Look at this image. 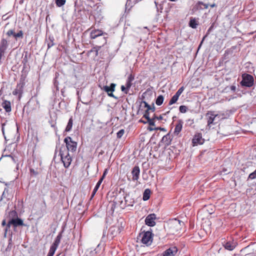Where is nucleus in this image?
Here are the masks:
<instances>
[{"mask_svg": "<svg viewBox=\"0 0 256 256\" xmlns=\"http://www.w3.org/2000/svg\"><path fill=\"white\" fill-rule=\"evenodd\" d=\"M183 123L184 122L182 120H178L174 130V134L176 135H178L181 132Z\"/></svg>", "mask_w": 256, "mask_h": 256, "instance_id": "nucleus-18", "label": "nucleus"}, {"mask_svg": "<svg viewBox=\"0 0 256 256\" xmlns=\"http://www.w3.org/2000/svg\"><path fill=\"white\" fill-rule=\"evenodd\" d=\"M184 90V86H182L181 88H180L176 92V93L175 94V95L176 96H178L179 98V96H180V95L182 94V92H183Z\"/></svg>", "mask_w": 256, "mask_h": 256, "instance_id": "nucleus-37", "label": "nucleus"}, {"mask_svg": "<svg viewBox=\"0 0 256 256\" xmlns=\"http://www.w3.org/2000/svg\"><path fill=\"white\" fill-rule=\"evenodd\" d=\"M116 86V84L114 83L110 84V86H102L99 85V87L100 88V89L106 92L108 96L114 98L115 99H117L118 98L113 94V92L115 91Z\"/></svg>", "mask_w": 256, "mask_h": 256, "instance_id": "nucleus-9", "label": "nucleus"}, {"mask_svg": "<svg viewBox=\"0 0 256 256\" xmlns=\"http://www.w3.org/2000/svg\"><path fill=\"white\" fill-rule=\"evenodd\" d=\"M72 125H73V119H72V116L68 120V124L65 129V131L66 132H68L70 131L72 129Z\"/></svg>", "mask_w": 256, "mask_h": 256, "instance_id": "nucleus-25", "label": "nucleus"}, {"mask_svg": "<svg viewBox=\"0 0 256 256\" xmlns=\"http://www.w3.org/2000/svg\"><path fill=\"white\" fill-rule=\"evenodd\" d=\"M25 85L24 80H20L16 85V88L12 92V94L14 96L18 95L20 98L23 92L24 87Z\"/></svg>", "mask_w": 256, "mask_h": 256, "instance_id": "nucleus-13", "label": "nucleus"}, {"mask_svg": "<svg viewBox=\"0 0 256 256\" xmlns=\"http://www.w3.org/2000/svg\"><path fill=\"white\" fill-rule=\"evenodd\" d=\"M202 4H203V2L200 1L198 2L193 8L192 10L196 11L200 10H202L203 8L202 6Z\"/></svg>", "mask_w": 256, "mask_h": 256, "instance_id": "nucleus-29", "label": "nucleus"}, {"mask_svg": "<svg viewBox=\"0 0 256 256\" xmlns=\"http://www.w3.org/2000/svg\"><path fill=\"white\" fill-rule=\"evenodd\" d=\"M130 88H127V87L125 86H121V90L123 92H124L125 94H128V91Z\"/></svg>", "mask_w": 256, "mask_h": 256, "instance_id": "nucleus-40", "label": "nucleus"}, {"mask_svg": "<svg viewBox=\"0 0 256 256\" xmlns=\"http://www.w3.org/2000/svg\"><path fill=\"white\" fill-rule=\"evenodd\" d=\"M139 1V0H128L126 3V6H128L130 5L131 2H132L134 4H136Z\"/></svg>", "mask_w": 256, "mask_h": 256, "instance_id": "nucleus-42", "label": "nucleus"}, {"mask_svg": "<svg viewBox=\"0 0 256 256\" xmlns=\"http://www.w3.org/2000/svg\"><path fill=\"white\" fill-rule=\"evenodd\" d=\"M2 106L7 112H9L12 110L11 104L8 100H4L2 103Z\"/></svg>", "mask_w": 256, "mask_h": 256, "instance_id": "nucleus-21", "label": "nucleus"}, {"mask_svg": "<svg viewBox=\"0 0 256 256\" xmlns=\"http://www.w3.org/2000/svg\"><path fill=\"white\" fill-rule=\"evenodd\" d=\"M30 174L34 176H36L38 174V172L36 171H35L34 169H30Z\"/></svg>", "mask_w": 256, "mask_h": 256, "instance_id": "nucleus-45", "label": "nucleus"}, {"mask_svg": "<svg viewBox=\"0 0 256 256\" xmlns=\"http://www.w3.org/2000/svg\"><path fill=\"white\" fill-rule=\"evenodd\" d=\"M56 250V247L51 246L47 256H53Z\"/></svg>", "mask_w": 256, "mask_h": 256, "instance_id": "nucleus-32", "label": "nucleus"}, {"mask_svg": "<svg viewBox=\"0 0 256 256\" xmlns=\"http://www.w3.org/2000/svg\"><path fill=\"white\" fill-rule=\"evenodd\" d=\"M110 230L111 231L112 234L114 236H116L120 232L119 227L116 226H112L110 228Z\"/></svg>", "mask_w": 256, "mask_h": 256, "instance_id": "nucleus-23", "label": "nucleus"}, {"mask_svg": "<svg viewBox=\"0 0 256 256\" xmlns=\"http://www.w3.org/2000/svg\"><path fill=\"white\" fill-rule=\"evenodd\" d=\"M156 214H148L145 219V223L149 226H154L156 224Z\"/></svg>", "mask_w": 256, "mask_h": 256, "instance_id": "nucleus-15", "label": "nucleus"}, {"mask_svg": "<svg viewBox=\"0 0 256 256\" xmlns=\"http://www.w3.org/2000/svg\"><path fill=\"white\" fill-rule=\"evenodd\" d=\"M142 236V242L148 246L151 244L153 240V234L150 231L144 232L141 234Z\"/></svg>", "mask_w": 256, "mask_h": 256, "instance_id": "nucleus-8", "label": "nucleus"}, {"mask_svg": "<svg viewBox=\"0 0 256 256\" xmlns=\"http://www.w3.org/2000/svg\"><path fill=\"white\" fill-rule=\"evenodd\" d=\"M154 119H157L158 120H161L162 119V116H154Z\"/></svg>", "mask_w": 256, "mask_h": 256, "instance_id": "nucleus-50", "label": "nucleus"}, {"mask_svg": "<svg viewBox=\"0 0 256 256\" xmlns=\"http://www.w3.org/2000/svg\"><path fill=\"white\" fill-rule=\"evenodd\" d=\"M134 76L132 74H130L126 80V86L127 87V88H130L132 85V82L134 80Z\"/></svg>", "mask_w": 256, "mask_h": 256, "instance_id": "nucleus-22", "label": "nucleus"}, {"mask_svg": "<svg viewBox=\"0 0 256 256\" xmlns=\"http://www.w3.org/2000/svg\"><path fill=\"white\" fill-rule=\"evenodd\" d=\"M140 173V169L138 166H135L132 172V180H137L139 178V176Z\"/></svg>", "mask_w": 256, "mask_h": 256, "instance_id": "nucleus-17", "label": "nucleus"}, {"mask_svg": "<svg viewBox=\"0 0 256 256\" xmlns=\"http://www.w3.org/2000/svg\"><path fill=\"white\" fill-rule=\"evenodd\" d=\"M2 226H4L5 225H6V220H2Z\"/></svg>", "mask_w": 256, "mask_h": 256, "instance_id": "nucleus-52", "label": "nucleus"}, {"mask_svg": "<svg viewBox=\"0 0 256 256\" xmlns=\"http://www.w3.org/2000/svg\"><path fill=\"white\" fill-rule=\"evenodd\" d=\"M230 89H231L232 90H236V86H232L230 87Z\"/></svg>", "mask_w": 256, "mask_h": 256, "instance_id": "nucleus-53", "label": "nucleus"}, {"mask_svg": "<svg viewBox=\"0 0 256 256\" xmlns=\"http://www.w3.org/2000/svg\"><path fill=\"white\" fill-rule=\"evenodd\" d=\"M164 98L163 96H162V95L158 96L156 100V104L158 106H161L164 102Z\"/></svg>", "mask_w": 256, "mask_h": 256, "instance_id": "nucleus-26", "label": "nucleus"}, {"mask_svg": "<svg viewBox=\"0 0 256 256\" xmlns=\"http://www.w3.org/2000/svg\"><path fill=\"white\" fill-rule=\"evenodd\" d=\"M169 138H170V136L168 134L164 136H163V138H162V140L164 142L166 141Z\"/></svg>", "mask_w": 256, "mask_h": 256, "instance_id": "nucleus-46", "label": "nucleus"}, {"mask_svg": "<svg viewBox=\"0 0 256 256\" xmlns=\"http://www.w3.org/2000/svg\"><path fill=\"white\" fill-rule=\"evenodd\" d=\"M184 223L176 219L168 222L167 225L168 232L170 234H178L180 232Z\"/></svg>", "mask_w": 256, "mask_h": 256, "instance_id": "nucleus-1", "label": "nucleus"}, {"mask_svg": "<svg viewBox=\"0 0 256 256\" xmlns=\"http://www.w3.org/2000/svg\"><path fill=\"white\" fill-rule=\"evenodd\" d=\"M256 178V170L252 173L250 174L248 178L250 179H254Z\"/></svg>", "mask_w": 256, "mask_h": 256, "instance_id": "nucleus-39", "label": "nucleus"}, {"mask_svg": "<svg viewBox=\"0 0 256 256\" xmlns=\"http://www.w3.org/2000/svg\"><path fill=\"white\" fill-rule=\"evenodd\" d=\"M210 6L211 8H214V7L216 6V4H210Z\"/></svg>", "mask_w": 256, "mask_h": 256, "instance_id": "nucleus-55", "label": "nucleus"}, {"mask_svg": "<svg viewBox=\"0 0 256 256\" xmlns=\"http://www.w3.org/2000/svg\"><path fill=\"white\" fill-rule=\"evenodd\" d=\"M60 158L64 164V166L66 168H68L71 164L72 158L70 156L68 150H66V148L64 146L61 147L60 150Z\"/></svg>", "mask_w": 256, "mask_h": 256, "instance_id": "nucleus-4", "label": "nucleus"}, {"mask_svg": "<svg viewBox=\"0 0 256 256\" xmlns=\"http://www.w3.org/2000/svg\"><path fill=\"white\" fill-rule=\"evenodd\" d=\"M178 97L177 96H176L175 94L172 98L170 100V102H169V103H168V104L169 105H172V104H175L177 100H178Z\"/></svg>", "mask_w": 256, "mask_h": 256, "instance_id": "nucleus-31", "label": "nucleus"}, {"mask_svg": "<svg viewBox=\"0 0 256 256\" xmlns=\"http://www.w3.org/2000/svg\"><path fill=\"white\" fill-rule=\"evenodd\" d=\"M150 193H151V192L150 189L147 188V189L145 190L144 191V192L143 194V197H142L143 200L144 201L148 200L150 198Z\"/></svg>", "mask_w": 256, "mask_h": 256, "instance_id": "nucleus-24", "label": "nucleus"}, {"mask_svg": "<svg viewBox=\"0 0 256 256\" xmlns=\"http://www.w3.org/2000/svg\"><path fill=\"white\" fill-rule=\"evenodd\" d=\"M43 203H44V207H45V208H46V206H46V201H45L44 200V201H43Z\"/></svg>", "mask_w": 256, "mask_h": 256, "instance_id": "nucleus-56", "label": "nucleus"}, {"mask_svg": "<svg viewBox=\"0 0 256 256\" xmlns=\"http://www.w3.org/2000/svg\"><path fill=\"white\" fill-rule=\"evenodd\" d=\"M218 117V114H216L214 111H208L206 114V118L207 120V126L210 128L212 124H215L214 122L216 118Z\"/></svg>", "mask_w": 256, "mask_h": 256, "instance_id": "nucleus-10", "label": "nucleus"}, {"mask_svg": "<svg viewBox=\"0 0 256 256\" xmlns=\"http://www.w3.org/2000/svg\"><path fill=\"white\" fill-rule=\"evenodd\" d=\"M242 80L241 82V84L242 86L246 87H251L254 84V78L253 76L249 74H242Z\"/></svg>", "mask_w": 256, "mask_h": 256, "instance_id": "nucleus-11", "label": "nucleus"}, {"mask_svg": "<svg viewBox=\"0 0 256 256\" xmlns=\"http://www.w3.org/2000/svg\"><path fill=\"white\" fill-rule=\"evenodd\" d=\"M107 170H108L107 169H106L103 173V174L102 176V178H102V180H104V178L106 175V174H107Z\"/></svg>", "mask_w": 256, "mask_h": 256, "instance_id": "nucleus-48", "label": "nucleus"}, {"mask_svg": "<svg viewBox=\"0 0 256 256\" xmlns=\"http://www.w3.org/2000/svg\"><path fill=\"white\" fill-rule=\"evenodd\" d=\"M204 139L202 138V134L200 132L196 133L192 140V146H195L198 144H202Z\"/></svg>", "mask_w": 256, "mask_h": 256, "instance_id": "nucleus-12", "label": "nucleus"}, {"mask_svg": "<svg viewBox=\"0 0 256 256\" xmlns=\"http://www.w3.org/2000/svg\"><path fill=\"white\" fill-rule=\"evenodd\" d=\"M102 182V178H100L98 182H97L95 188H94L93 192H94V194H96L98 190V189L100 188V185L101 184Z\"/></svg>", "mask_w": 256, "mask_h": 256, "instance_id": "nucleus-33", "label": "nucleus"}, {"mask_svg": "<svg viewBox=\"0 0 256 256\" xmlns=\"http://www.w3.org/2000/svg\"><path fill=\"white\" fill-rule=\"evenodd\" d=\"M53 46V44H52H52H50H50H48V48H50V47H51V46Z\"/></svg>", "mask_w": 256, "mask_h": 256, "instance_id": "nucleus-54", "label": "nucleus"}, {"mask_svg": "<svg viewBox=\"0 0 256 256\" xmlns=\"http://www.w3.org/2000/svg\"><path fill=\"white\" fill-rule=\"evenodd\" d=\"M144 114L143 117L146 118V120H148L150 118V112L149 111H144Z\"/></svg>", "mask_w": 256, "mask_h": 256, "instance_id": "nucleus-44", "label": "nucleus"}, {"mask_svg": "<svg viewBox=\"0 0 256 256\" xmlns=\"http://www.w3.org/2000/svg\"><path fill=\"white\" fill-rule=\"evenodd\" d=\"M246 256H250V254H247Z\"/></svg>", "mask_w": 256, "mask_h": 256, "instance_id": "nucleus-60", "label": "nucleus"}, {"mask_svg": "<svg viewBox=\"0 0 256 256\" xmlns=\"http://www.w3.org/2000/svg\"><path fill=\"white\" fill-rule=\"evenodd\" d=\"M152 93L150 91L146 90L143 93L142 95V101L140 102L139 107V111L144 112L152 110L154 112L155 108L154 104L152 106L149 105L146 100H148V98L152 96Z\"/></svg>", "mask_w": 256, "mask_h": 256, "instance_id": "nucleus-2", "label": "nucleus"}, {"mask_svg": "<svg viewBox=\"0 0 256 256\" xmlns=\"http://www.w3.org/2000/svg\"><path fill=\"white\" fill-rule=\"evenodd\" d=\"M10 229V228H8V226H6V228L4 230V238H6V234H7V232H8V230Z\"/></svg>", "mask_w": 256, "mask_h": 256, "instance_id": "nucleus-47", "label": "nucleus"}, {"mask_svg": "<svg viewBox=\"0 0 256 256\" xmlns=\"http://www.w3.org/2000/svg\"><path fill=\"white\" fill-rule=\"evenodd\" d=\"M212 26H211L209 28V29H208V32H210V31L212 30Z\"/></svg>", "mask_w": 256, "mask_h": 256, "instance_id": "nucleus-58", "label": "nucleus"}, {"mask_svg": "<svg viewBox=\"0 0 256 256\" xmlns=\"http://www.w3.org/2000/svg\"><path fill=\"white\" fill-rule=\"evenodd\" d=\"M237 242L234 240H230L223 244L224 248L228 250H233L236 246Z\"/></svg>", "mask_w": 256, "mask_h": 256, "instance_id": "nucleus-16", "label": "nucleus"}, {"mask_svg": "<svg viewBox=\"0 0 256 256\" xmlns=\"http://www.w3.org/2000/svg\"><path fill=\"white\" fill-rule=\"evenodd\" d=\"M88 30H90V38L91 40L96 39L97 38H108V34L106 32H104L101 30L93 28L92 27H91ZM99 40H100V38Z\"/></svg>", "mask_w": 256, "mask_h": 256, "instance_id": "nucleus-7", "label": "nucleus"}, {"mask_svg": "<svg viewBox=\"0 0 256 256\" xmlns=\"http://www.w3.org/2000/svg\"><path fill=\"white\" fill-rule=\"evenodd\" d=\"M64 142L66 145V150L68 151L74 152L76 150L78 144L76 142L74 141L72 138L68 136L64 139Z\"/></svg>", "mask_w": 256, "mask_h": 256, "instance_id": "nucleus-6", "label": "nucleus"}, {"mask_svg": "<svg viewBox=\"0 0 256 256\" xmlns=\"http://www.w3.org/2000/svg\"><path fill=\"white\" fill-rule=\"evenodd\" d=\"M14 34H15V32H14V30H10L6 32V35L8 36H12L14 37Z\"/></svg>", "mask_w": 256, "mask_h": 256, "instance_id": "nucleus-38", "label": "nucleus"}, {"mask_svg": "<svg viewBox=\"0 0 256 256\" xmlns=\"http://www.w3.org/2000/svg\"><path fill=\"white\" fill-rule=\"evenodd\" d=\"M188 108L186 106H180L179 108L180 112L182 113H185L187 112Z\"/></svg>", "mask_w": 256, "mask_h": 256, "instance_id": "nucleus-35", "label": "nucleus"}, {"mask_svg": "<svg viewBox=\"0 0 256 256\" xmlns=\"http://www.w3.org/2000/svg\"><path fill=\"white\" fill-rule=\"evenodd\" d=\"M202 6H204V8H203V9H207L208 8V4H204L203 2V4H202Z\"/></svg>", "mask_w": 256, "mask_h": 256, "instance_id": "nucleus-49", "label": "nucleus"}, {"mask_svg": "<svg viewBox=\"0 0 256 256\" xmlns=\"http://www.w3.org/2000/svg\"><path fill=\"white\" fill-rule=\"evenodd\" d=\"M4 125H5L4 123L2 124V133H3L4 135Z\"/></svg>", "mask_w": 256, "mask_h": 256, "instance_id": "nucleus-51", "label": "nucleus"}, {"mask_svg": "<svg viewBox=\"0 0 256 256\" xmlns=\"http://www.w3.org/2000/svg\"><path fill=\"white\" fill-rule=\"evenodd\" d=\"M95 194H94V192L92 191V196H91V198H92L94 196Z\"/></svg>", "mask_w": 256, "mask_h": 256, "instance_id": "nucleus-57", "label": "nucleus"}, {"mask_svg": "<svg viewBox=\"0 0 256 256\" xmlns=\"http://www.w3.org/2000/svg\"><path fill=\"white\" fill-rule=\"evenodd\" d=\"M24 33L23 32L20 30L18 32L15 33L14 34V38L16 40H17L18 38H23Z\"/></svg>", "mask_w": 256, "mask_h": 256, "instance_id": "nucleus-34", "label": "nucleus"}, {"mask_svg": "<svg viewBox=\"0 0 256 256\" xmlns=\"http://www.w3.org/2000/svg\"><path fill=\"white\" fill-rule=\"evenodd\" d=\"M10 220H8L6 226L8 228L12 226L16 228L18 226H24L23 220L18 217V213L16 210H12L9 212Z\"/></svg>", "mask_w": 256, "mask_h": 256, "instance_id": "nucleus-3", "label": "nucleus"}, {"mask_svg": "<svg viewBox=\"0 0 256 256\" xmlns=\"http://www.w3.org/2000/svg\"><path fill=\"white\" fill-rule=\"evenodd\" d=\"M60 239H61V236L60 234H58L56 236L54 242L53 243V244L52 246H53L54 247H56V248H57L58 244L60 243Z\"/></svg>", "mask_w": 256, "mask_h": 256, "instance_id": "nucleus-28", "label": "nucleus"}, {"mask_svg": "<svg viewBox=\"0 0 256 256\" xmlns=\"http://www.w3.org/2000/svg\"><path fill=\"white\" fill-rule=\"evenodd\" d=\"M107 43V37H102L100 38V42H96L97 44L93 47L90 50L88 51V54L89 55L91 52H95V56L98 54V51L100 48L106 44Z\"/></svg>", "mask_w": 256, "mask_h": 256, "instance_id": "nucleus-5", "label": "nucleus"}, {"mask_svg": "<svg viewBox=\"0 0 256 256\" xmlns=\"http://www.w3.org/2000/svg\"><path fill=\"white\" fill-rule=\"evenodd\" d=\"M202 212H207L209 214H211L214 212V207L212 204L204 206L201 210Z\"/></svg>", "mask_w": 256, "mask_h": 256, "instance_id": "nucleus-19", "label": "nucleus"}, {"mask_svg": "<svg viewBox=\"0 0 256 256\" xmlns=\"http://www.w3.org/2000/svg\"><path fill=\"white\" fill-rule=\"evenodd\" d=\"M178 250L176 246H172L164 251L159 256H174L176 254Z\"/></svg>", "mask_w": 256, "mask_h": 256, "instance_id": "nucleus-14", "label": "nucleus"}, {"mask_svg": "<svg viewBox=\"0 0 256 256\" xmlns=\"http://www.w3.org/2000/svg\"><path fill=\"white\" fill-rule=\"evenodd\" d=\"M154 118H148V119L147 120L148 122V123L150 126H154Z\"/></svg>", "mask_w": 256, "mask_h": 256, "instance_id": "nucleus-41", "label": "nucleus"}, {"mask_svg": "<svg viewBox=\"0 0 256 256\" xmlns=\"http://www.w3.org/2000/svg\"><path fill=\"white\" fill-rule=\"evenodd\" d=\"M149 130H162V131H165V128H161V127H158V128H149Z\"/></svg>", "mask_w": 256, "mask_h": 256, "instance_id": "nucleus-43", "label": "nucleus"}, {"mask_svg": "<svg viewBox=\"0 0 256 256\" xmlns=\"http://www.w3.org/2000/svg\"><path fill=\"white\" fill-rule=\"evenodd\" d=\"M56 6L58 7H61L65 4L66 0H55Z\"/></svg>", "mask_w": 256, "mask_h": 256, "instance_id": "nucleus-30", "label": "nucleus"}, {"mask_svg": "<svg viewBox=\"0 0 256 256\" xmlns=\"http://www.w3.org/2000/svg\"><path fill=\"white\" fill-rule=\"evenodd\" d=\"M198 25V22L194 18H191L189 22V26L193 28H196Z\"/></svg>", "mask_w": 256, "mask_h": 256, "instance_id": "nucleus-27", "label": "nucleus"}, {"mask_svg": "<svg viewBox=\"0 0 256 256\" xmlns=\"http://www.w3.org/2000/svg\"><path fill=\"white\" fill-rule=\"evenodd\" d=\"M8 42L4 38H2L0 43V53L4 54L5 52V50L8 48Z\"/></svg>", "mask_w": 256, "mask_h": 256, "instance_id": "nucleus-20", "label": "nucleus"}, {"mask_svg": "<svg viewBox=\"0 0 256 256\" xmlns=\"http://www.w3.org/2000/svg\"><path fill=\"white\" fill-rule=\"evenodd\" d=\"M124 133V129H122L120 130L116 134V136L118 138H121Z\"/></svg>", "mask_w": 256, "mask_h": 256, "instance_id": "nucleus-36", "label": "nucleus"}, {"mask_svg": "<svg viewBox=\"0 0 256 256\" xmlns=\"http://www.w3.org/2000/svg\"><path fill=\"white\" fill-rule=\"evenodd\" d=\"M8 156L11 157L12 159H14L13 157L12 156H11L10 155H9Z\"/></svg>", "mask_w": 256, "mask_h": 256, "instance_id": "nucleus-59", "label": "nucleus"}]
</instances>
